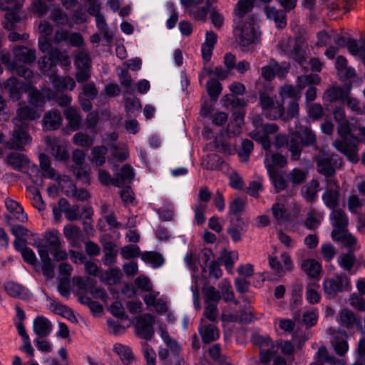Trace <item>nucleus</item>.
Returning a JSON list of instances; mask_svg holds the SVG:
<instances>
[{"label":"nucleus","instance_id":"obj_45","mask_svg":"<svg viewBox=\"0 0 365 365\" xmlns=\"http://www.w3.org/2000/svg\"><path fill=\"white\" fill-rule=\"evenodd\" d=\"M48 61H51V66L60 64L62 66L66 67L71 63L69 58L61 52L58 48H53L48 53Z\"/></svg>","mask_w":365,"mask_h":365},{"label":"nucleus","instance_id":"obj_54","mask_svg":"<svg viewBox=\"0 0 365 365\" xmlns=\"http://www.w3.org/2000/svg\"><path fill=\"white\" fill-rule=\"evenodd\" d=\"M39 163L43 175L51 179L54 178L56 176V170L51 167V162L48 157L43 153L40 154Z\"/></svg>","mask_w":365,"mask_h":365},{"label":"nucleus","instance_id":"obj_9","mask_svg":"<svg viewBox=\"0 0 365 365\" xmlns=\"http://www.w3.org/2000/svg\"><path fill=\"white\" fill-rule=\"evenodd\" d=\"M22 3L19 0H0V9L6 11V19L9 21L4 27L8 30L13 29V24L19 21V11Z\"/></svg>","mask_w":365,"mask_h":365},{"label":"nucleus","instance_id":"obj_11","mask_svg":"<svg viewBox=\"0 0 365 365\" xmlns=\"http://www.w3.org/2000/svg\"><path fill=\"white\" fill-rule=\"evenodd\" d=\"M215 324L208 323L204 319H201L198 331L204 344H210L219 339L220 333Z\"/></svg>","mask_w":365,"mask_h":365},{"label":"nucleus","instance_id":"obj_51","mask_svg":"<svg viewBox=\"0 0 365 365\" xmlns=\"http://www.w3.org/2000/svg\"><path fill=\"white\" fill-rule=\"evenodd\" d=\"M265 116L270 120L282 118L284 120V108L282 103L276 102L264 112Z\"/></svg>","mask_w":365,"mask_h":365},{"label":"nucleus","instance_id":"obj_3","mask_svg":"<svg viewBox=\"0 0 365 365\" xmlns=\"http://www.w3.org/2000/svg\"><path fill=\"white\" fill-rule=\"evenodd\" d=\"M314 160L317 171L326 179H334L332 177L336 173V168L341 164L340 158L336 154L322 153L316 155Z\"/></svg>","mask_w":365,"mask_h":365},{"label":"nucleus","instance_id":"obj_6","mask_svg":"<svg viewBox=\"0 0 365 365\" xmlns=\"http://www.w3.org/2000/svg\"><path fill=\"white\" fill-rule=\"evenodd\" d=\"M327 187L322 195L325 205L331 209H336L339 205V185L336 179H326Z\"/></svg>","mask_w":365,"mask_h":365},{"label":"nucleus","instance_id":"obj_38","mask_svg":"<svg viewBox=\"0 0 365 365\" xmlns=\"http://www.w3.org/2000/svg\"><path fill=\"white\" fill-rule=\"evenodd\" d=\"M302 270L312 278L317 277L322 269L321 264L314 259H307L301 264Z\"/></svg>","mask_w":365,"mask_h":365},{"label":"nucleus","instance_id":"obj_30","mask_svg":"<svg viewBox=\"0 0 365 365\" xmlns=\"http://www.w3.org/2000/svg\"><path fill=\"white\" fill-rule=\"evenodd\" d=\"M264 12L267 19H272L275 22L277 28L282 29L286 26L287 18L284 11L277 10L274 7L266 6Z\"/></svg>","mask_w":365,"mask_h":365},{"label":"nucleus","instance_id":"obj_60","mask_svg":"<svg viewBox=\"0 0 365 365\" xmlns=\"http://www.w3.org/2000/svg\"><path fill=\"white\" fill-rule=\"evenodd\" d=\"M204 317L212 323H217L218 309L216 303L209 304L205 303L203 312Z\"/></svg>","mask_w":365,"mask_h":365},{"label":"nucleus","instance_id":"obj_43","mask_svg":"<svg viewBox=\"0 0 365 365\" xmlns=\"http://www.w3.org/2000/svg\"><path fill=\"white\" fill-rule=\"evenodd\" d=\"M5 88L8 90L10 98L14 101H17L21 98V86L16 78L11 77L7 79L5 83Z\"/></svg>","mask_w":365,"mask_h":365},{"label":"nucleus","instance_id":"obj_19","mask_svg":"<svg viewBox=\"0 0 365 365\" xmlns=\"http://www.w3.org/2000/svg\"><path fill=\"white\" fill-rule=\"evenodd\" d=\"M339 323L348 329H354L361 326V320L352 311L348 309H343L339 312Z\"/></svg>","mask_w":365,"mask_h":365},{"label":"nucleus","instance_id":"obj_14","mask_svg":"<svg viewBox=\"0 0 365 365\" xmlns=\"http://www.w3.org/2000/svg\"><path fill=\"white\" fill-rule=\"evenodd\" d=\"M5 206H6V210L11 215H6V218L7 219V220H10L12 218H14L20 222H27V220H28L27 214L26 212H24V209L19 202L11 199V198H6Z\"/></svg>","mask_w":365,"mask_h":365},{"label":"nucleus","instance_id":"obj_7","mask_svg":"<svg viewBox=\"0 0 365 365\" xmlns=\"http://www.w3.org/2000/svg\"><path fill=\"white\" fill-rule=\"evenodd\" d=\"M155 319L150 314L140 316L136 321L135 334L139 338L150 340L154 335Z\"/></svg>","mask_w":365,"mask_h":365},{"label":"nucleus","instance_id":"obj_52","mask_svg":"<svg viewBox=\"0 0 365 365\" xmlns=\"http://www.w3.org/2000/svg\"><path fill=\"white\" fill-rule=\"evenodd\" d=\"M202 293L205 297V303L218 304L221 294L220 291L217 290L213 286H207L202 289Z\"/></svg>","mask_w":365,"mask_h":365},{"label":"nucleus","instance_id":"obj_29","mask_svg":"<svg viewBox=\"0 0 365 365\" xmlns=\"http://www.w3.org/2000/svg\"><path fill=\"white\" fill-rule=\"evenodd\" d=\"M134 175L133 168L130 165H123L119 173L115 176L114 186L120 187L126 182H130L133 180Z\"/></svg>","mask_w":365,"mask_h":365},{"label":"nucleus","instance_id":"obj_17","mask_svg":"<svg viewBox=\"0 0 365 365\" xmlns=\"http://www.w3.org/2000/svg\"><path fill=\"white\" fill-rule=\"evenodd\" d=\"M6 293L13 298L27 299L29 297L28 289L19 283L8 281L4 284Z\"/></svg>","mask_w":365,"mask_h":365},{"label":"nucleus","instance_id":"obj_63","mask_svg":"<svg viewBox=\"0 0 365 365\" xmlns=\"http://www.w3.org/2000/svg\"><path fill=\"white\" fill-rule=\"evenodd\" d=\"M307 177V172L299 168H294L288 175L289 180L293 185L303 183Z\"/></svg>","mask_w":365,"mask_h":365},{"label":"nucleus","instance_id":"obj_58","mask_svg":"<svg viewBox=\"0 0 365 365\" xmlns=\"http://www.w3.org/2000/svg\"><path fill=\"white\" fill-rule=\"evenodd\" d=\"M73 143L78 146L89 148L94 143V138L82 132L76 133L73 137Z\"/></svg>","mask_w":365,"mask_h":365},{"label":"nucleus","instance_id":"obj_37","mask_svg":"<svg viewBox=\"0 0 365 365\" xmlns=\"http://www.w3.org/2000/svg\"><path fill=\"white\" fill-rule=\"evenodd\" d=\"M222 320L227 322L249 323L255 318L252 312H242L239 314H227L225 312L222 313Z\"/></svg>","mask_w":365,"mask_h":365},{"label":"nucleus","instance_id":"obj_55","mask_svg":"<svg viewBox=\"0 0 365 365\" xmlns=\"http://www.w3.org/2000/svg\"><path fill=\"white\" fill-rule=\"evenodd\" d=\"M206 89L210 98L216 101L222 92V86L218 80L212 78L207 81Z\"/></svg>","mask_w":365,"mask_h":365},{"label":"nucleus","instance_id":"obj_47","mask_svg":"<svg viewBox=\"0 0 365 365\" xmlns=\"http://www.w3.org/2000/svg\"><path fill=\"white\" fill-rule=\"evenodd\" d=\"M59 206L63 209L66 217L69 221L76 220L79 216V207L77 205L69 207L68 202L66 199H61Z\"/></svg>","mask_w":365,"mask_h":365},{"label":"nucleus","instance_id":"obj_42","mask_svg":"<svg viewBox=\"0 0 365 365\" xmlns=\"http://www.w3.org/2000/svg\"><path fill=\"white\" fill-rule=\"evenodd\" d=\"M108 153V148L103 145L95 146L92 148L91 162L95 165L100 167L106 163V156Z\"/></svg>","mask_w":365,"mask_h":365},{"label":"nucleus","instance_id":"obj_24","mask_svg":"<svg viewBox=\"0 0 365 365\" xmlns=\"http://www.w3.org/2000/svg\"><path fill=\"white\" fill-rule=\"evenodd\" d=\"M103 251L102 262L104 265L111 266L116 262L118 250L112 241L106 242L103 245Z\"/></svg>","mask_w":365,"mask_h":365},{"label":"nucleus","instance_id":"obj_16","mask_svg":"<svg viewBox=\"0 0 365 365\" xmlns=\"http://www.w3.org/2000/svg\"><path fill=\"white\" fill-rule=\"evenodd\" d=\"M53 329L51 322L43 316H37L33 323V330L37 337L46 338Z\"/></svg>","mask_w":365,"mask_h":365},{"label":"nucleus","instance_id":"obj_44","mask_svg":"<svg viewBox=\"0 0 365 365\" xmlns=\"http://www.w3.org/2000/svg\"><path fill=\"white\" fill-rule=\"evenodd\" d=\"M320 80V77L317 74L302 75L297 77L296 85L299 89L302 90L307 86L319 84Z\"/></svg>","mask_w":365,"mask_h":365},{"label":"nucleus","instance_id":"obj_33","mask_svg":"<svg viewBox=\"0 0 365 365\" xmlns=\"http://www.w3.org/2000/svg\"><path fill=\"white\" fill-rule=\"evenodd\" d=\"M272 214L278 224L289 221V213L284 202H276L271 207Z\"/></svg>","mask_w":365,"mask_h":365},{"label":"nucleus","instance_id":"obj_64","mask_svg":"<svg viewBox=\"0 0 365 365\" xmlns=\"http://www.w3.org/2000/svg\"><path fill=\"white\" fill-rule=\"evenodd\" d=\"M346 48L352 55H359L363 58V61L365 60V43L364 41L361 42V46H359L356 40L350 39Z\"/></svg>","mask_w":365,"mask_h":365},{"label":"nucleus","instance_id":"obj_25","mask_svg":"<svg viewBox=\"0 0 365 365\" xmlns=\"http://www.w3.org/2000/svg\"><path fill=\"white\" fill-rule=\"evenodd\" d=\"M267 172L276 192H279L287 187V181L284 175L273 166H267Z\"/></svg>","mask_w":365,"mask_h":365},{"label":"nucleus","instance_id":"obj_26","mask_svg":"<svg viewBox=\"0 0 365 365\" xmlns=\"http://www.w3.org/2000/svg\"><path fill=\"white\" fill-rule=\"evenodd\" d=\"M43 127L49 130H57L62 123V117L58 110H51L43 117Z\"/></svg>","mask_w":365,"mask_h":365},{"label":"nucleus","instance_id":"obj_10","mask_svg":"<svg viewBox=\"0 0 365 365\" xmlns=\"http://www.w3.org/2000/svg\"><path fill=\"white\" fill-rule=\"evenodd\" d=\"M327 333L332 336L331 343L334 345L335 352L339 356L344 355L349 349L346 331L336 330L333 327H329L327 329Z\"/></svg>","mask_w":365,"mask_h":365},{"label":"nucleus","instance_id":"obj_22","mask_svg":"<svg viewBox=\"0 0 365 365\" xmlns=\"http://www.w3.org/2000/svg\"><path fill=\"white\" fill-rule=\"evenodd\" d=\"M160 335L167 349L169 350V353L171 354L177 362L180 363V354L182 351L181 346L176 340L170 336L168 331L162 330Z\"/></svg>","mask_w":365,"mask_h":365},{"label":"nucleus","instance_id":"obj_28","mask_svg":"<svg viewBox=\"0 0 365 365\" xmlns=\"http://www.w3.org/2000/svg\"><path fill=\"white\" fill-rule=\"evenodd\" d=\"M15 60L24 63H31L36 59L35 50L25 46H16L14 49Z\"/></svg>","mask_w":365,"mask_h":365},{"label":"nucleus","instance_id":"obj_23","mask_svg":"<svg viewBox=\"0 0 365 365\" xmlns=\"http://www.w3.org/2000/svg\"><path fill=\"white\" fill-rule=\"evenodd\" d=\"M349 96V91L340 86H331L327 89L324 93L323 98L325 101L333 103L336 101L344 102Z\"/></svg>","mask_w":365,"mask_h":365},{"label":"nucleus","instance_id":"obj_36","mask_svg":"<svg viewBox=\"0 0 365 365\" xmlns=\"http://www.w3.org/2000/svg\"><path fill=\"white\" fill-rule=\"evenodd\" d=\"M330 220L334 227L347 228L349 224V218L343 210H333L330 214Z\"/></svg>","mask_w":365,"mask_h":365},{"label":"nucleus","instance_id":"obj_8","mask_svg":"<svg viewBox=\"0 0 365 365\" xmlns=\"http://www.w3.org/2000/svg\"><path fill=\"white\" fill-rule=\"evenodd\" d=\"M289 66L287 63H279L276 60L272 58L268 65L261 68L262 77L267 81H272L277 76L279 78L284 77L289 71Z\"/></svg>","mask_w":365,"mask_h":365},{"label":"nucleus","instance_id":"obj_39","mask_svg":"<svg viewBox=\"0 0 365 365\" xmlns=\"http://www.w3.org/2000/svg\"><path fill=\"white\" fill-rule=\"evenodd\" d=\"M63 235L70 245L76 247L82 236V232L78 226L68 225L63 227Z\"/></svg>","mask_w":365,"mask_h":365},{"label":"nucleus","instance_id":"obj_15","mask_svg":"<svg viewBox=\"0 0 365 365\" xmlns=\"http://www.w3.org/2000/svg\"><path fill=\"white\" fill-rule=\"evenodd\" d=\"M40 117V114L36 108H31L29 106H24L20 107L16 112V116L14 118L13 121L15 125H26L25 123L27 120H33Z\"/></svg>","mask_w":365,"mask_h":365},{"label":"nucleus","instance_id":"obj_62","mask_svg":"<svg viewBox=\"0 0 365 365\" xmlns=\"http://www.w3.org/2000/svg\"><path fill=\"white\" fill-rule=\"evenodd\" d=\"M96 26L108 43L111 41L112 36L109 34V29L103 14L96 17Z\"/></svg>","mask_w":365,"mask_h":365},{"label":"nucleus","instance_id":"obj_61","mask_svg":"<svg viewBox=\"0 0 365 365\" xmlns=\"http://www.w3.org/2000/svg\"><path fill=\"white\" fill-rule=\"evenodd\" d=\"M250 136L256 142L260 143L265 150H269L271 148V141L268 135L262 134L261 131L252 130L250 133Z\"/></svg>","mask_w":365,"mask_h":365},{"label":"nucleus","instance_id":"obj_53","mask_svg":"<svg viewBox=\"0 0 365 365\" xmlns=\"http://www.w3.org/2000/svg\"><path fill=\"white\" fill-rule=\"evenodd\" d=\"M217 1L218 0H206L204 6L192 11L193 18L197 21H205L208 11H210L214 7L212 6V4H216Z\"/></svg>","mask_w":365,"mask_h":365},{"label":"nucleus","instance_id":"obj_4","mask_svg":"<svg viewBox=\"0 0 365 365\" xmlns=\"http://www.w3.org/2000/svg\"><path fill=\"white\" fill-rule=\"evenodd\" d=\"M16 317L17 322H14L19 335L21 337L24 345L20 348L21 351L26 353L29 357L34 356V349L31 345L30 337L25 329L24 321L26 319V314L23 309L19 305L15 306Z\"/></svg>","mask_w":365,"mask_h":365},{"label":"nucleus","instance_id":"obj_21","mask_svg":"<svg viewBox=\"0 0 365 365\" xmlns=\"http://www.w3.org/2000/svg\"><path fill=\"white\" fill-rule=\"evenodd\" d=\"M113 351L118 356L120 360L124 365H130L135 360V355L131 348L128 346L116 343L113 345Z\"/></svg>","mask_w":365,"mask_h":365},{"label":"nucleus","instance_id":"obj_41","mask_svg":"<svg viewBox=\"0 0 365 365\" xmlns=\"http://www.w3.org/2000/svg\"><path fill=\"white\" fill-rule=\"evenodd\" d=\"M243 123L244 114L241 111H235L232 113L231 121L228 123L227 132L232 135L239 134Z\"/></svg>","mask_w":365,"mask_h":365},{"label":"nucleus","instance_id":"obj_59","mask_svg":"<svg viewBox=\"0 0 365 365\" xmlns=\"http://www.w3.org/2000/svg\"><path fill=\"white\" fill-rule=\"evenodd\" d=\"M141 350L146 361L145 365H156V354L152 346L147 342H142Z\"/></svg>","mask_w":365,"mask_h":365},{"label":"nucleus","instance_id":"obj_13","mask_svg":"<svg viewBox=\"0 0 365 365\" xmlns=\"http://www.w3.org/2000/svg\"><path fill=\"white\" fill-rule=\"evenodd\" d=\"M288 43L292 47L289 51H287L289 56L299 65L303 66L306 62V46L304 41L301 38L289 39Z\"/></svg>","mask_w":365,"mask_h":365},{"label":"nucleus","instance_id":"obj_12","mask_svg":"<svg viewBox=\"0 0 365 365\" xmlns=\"http://www.w3.org/2000/svg\"><path fill=\"white\" fill-rule=\"evenodd\" d=\"M16 128L13 131V135L10 142V148L21 150L23 147L31 142V138L27 132L26 125H16Z\"/></svg>","mask_w":365,"mask_h":365},{"label":"nucleus","instance_id":"obj_40","mask_svg":"<svg viewBox=\"0 0 365 365\" xmlns=\"http://www.w3.org/2000/svg\"><path fill=\"white\" fill-rule=\"evenodd\" d=\"M64 115L72 130H76L79 128L81 123V116L77 108L73 107L67 108L64 110Z\"/></svg>","mask_w":365,"mask_h":365},{"label":"nucleus","instance_id":"obj_20","mask_svg":"<svg viewBox=\"0 0 365 365\" xmlns=\"http://www.w3.org/2000/svg\"><path fill=\"white\" fill-rule=\"evenodd\" d=\"M44 244L38 245L39 249H46L50 251L62 247L63 242L61 241L59 237V232L57 230H52L46 231L44 235Z\"/></svg>","mask_w":365,"mask_h":365},{"label":"nucleus","instance_id":"obj_2","mask_svg":"<svg viewBox=\"0 0 365 365\" xmlns=\"http://www.w3.org/2000/svg\"><path fill=\"white\" fill-rule=\"evenodd\" d=\"M254 21L253 17L237 21L234 34L241 46L247 47L258 42L259 36L254 27Z\"/></svg>","mask_w":365,"mask_h":365},{"label":"nucleus","instance_id":"obj_5","mask_svg":"<svg viewBox=\"0 0 365 365\" xmlns=\"http://www.w3.org/2000/svg\"><path fill=\"white\" fill-rule=\"evenodd\" d=\"M350 288V280L345 274H336L334 278L327 279L323 282V289L329 298H334L339 292Z\"/></svg>","mask_w":365,"mask_h":365},{"label":"nucleus","instance_id":"obj_48","mask_svg":"<svg viewBox=\"0 0 365 365\" xmlns=\"http://www.w3.org/2000/svg\"><path fill=\"white\" fill-rule=\"evenodd\" d=\"M254 7L253 2L250 0H239L234 9V14L239 20H244L245 15L250 12Z\"/></svg>","mask_w":365,"mask_h":365},{"label":"nucleus","instance_id":"obj_34","mask_svg":"<svg viewBox=\"0 0 365 365\" xmlns=\"http://www.w3.org/2000/svg\"><path fill=\"white\" fill-rule=\"evenodd\" d=\"M122 273L118 267H113L101 274V280L108 285H115L120 283L122 278Z\"/></svg>","mask_w":365,"mask_h":365},{"label":"nucleus","instance_id":"obj_56","mask_svg":"<svg viewBox=\"0 0 365 365\" xmlns=\"http://www.w3.org/2000/svg\"><path fill=\"white\" fill-rule=\"evenodd\" d=\"M51 20L57 26H66L69 22L68 15L61 8H55L51 11Z\"/></svg>","mask_w":365,"mask_h":365},{"label":"nucleus","instance_id":"obj_32","mask_svg":"<svg viewBox=\"0 0 365 365\" xmlns=\"http://www.w3.org/2000/svg\"><path fill=\"white\" fill-rule=\"evenodd\" d=\"M38 254L42 261V272L47 278L54 276L55 265L49 257L48 251L46 249H38Z\"/></svg>","mask_w":365,"mask_h":365},{"label":"nucleus","instance_id":"obj_49","mask_svg":"<svg viewBox=\"0 0 365 365\" xmlns=\"http://www.w3.org/2000/svg\"><path fill=\"white\" fill-rule=\"evenodd\" d=\"M141 259L145 263L150 264L153 267H159L164 263L163 256L155 252H144L140 255Z\"/></svg>","mask_w":365,"mask_h":365},{"label":"nucleus","instance_id":"obj_18","mask_svg":"<svg viewBox=\"0 0 365 365\" xmlns=\"http://www.w3.org/2000/svg\"><path fill=\"white\" fill-rule=\"evenodd\" d=\"M47 100L54 99L55 93L50 88L43 91V94L35 89L31 91L29 95V101L36 108L37 107H43L46 103L45 98Z\"/></svg>","mask_w":365,"mask_h":365},{"label":"nucleus","instance_id":"obj_27","mask_svg":"<svg viewBox=\"0 0 365 365\" xmlns=\"http://www.w3.org/2000/svg\"><path fill=\"white\" fill-rule=\"evenodd\" d=\"M46 145L51 150L52 155L58 160H66L69 158L68 153L66 148L58 144L56 139L47 137L46 139Z\"/></svg>","mask_w":365,"mask_h":365},{"label":"nucleus","instance_id":"obj_35","mask_svg":"<svg viewBox=\"0 0 365 365\" xmlns=\"http://www.w3.org/2000/svg\"><path fill=\"white\" fill-rule=\"evenodd\" d=\"M29 163V159L24 155L18 153H11L6 158V163L19 171H21Z\"/></svg>","mask_w":365,"mask_h":365},{"label":"nucleus","instance_id":"obj_50","mask_svg":"<svg viewBox=\"0 0 365 365\" xmlns=\"http://www.w3.org/2000/svg\"><path fill=\"white\" fill-rule=\"evenodd\" d=\"M301 140L297 135H292L288 142V150L291 153V159L298 160L302 153Z\"/></svg>","mask_w":365,"mask_h":365},{"label":"nucleus","instance_id":"obj_46","mask_svg":"<svg viewBox=\"0 0 365 365\" xmlns=\"http://www.w3.org/2000/svg\"><path fill=\"white\" fill-rule=\"evenodd\" d=\"M356 262V257L353 252L341 254L338 258V264L341 269L352 274L351 272Z\"/></svg>","mask_w":365,"mask_h":365},{"label":"nucleus","instance_id":"obj_1","mask_svg":"<svg viewBox=\"0 0 365 365\" xmlns=\"http://www.w3.org/2000/svg\"><path fill=\"white\" fill-rule=\"evenodd\" d=\"M352 128L348 121L339 123L337 127V133L341 138L340 140H336L334 145L337 150L346 156L348 160L352 163H357L358 158V145L359 139L351 134Z\"/></svg>","mask_w":365,"mask_h":365},{"label":"nucleus","instance_id":"obj_57","mask_svg":"<svg viewBox=\"0 0 365 365\" xmlns=\"http://www.w3.org/2000/svg\"><path fill=\"white\" fill-rule=\"evenodd\" d=\"M221 297L226 302H232L235 299V294L232 290L230 282L227 280H223L219 284Z\"/></svg>","mask_w":365,"mask_h":365},{"label":"nucleus","instance_id":"obj_31","mask_svg":"<svg viewBox=\"0 0 365 365\" xmlns=\"http://www.w3.org/2000/svg\"><path fill=\"white\" fill-rule=\"evenodd\" d=\"M51 81L58 91H62L64 90L73 91L76 87L75 81L69 76L59 77L57 76H51Z\"/></svg>","mask_w":365,"mask_h":365}]
</instances>
